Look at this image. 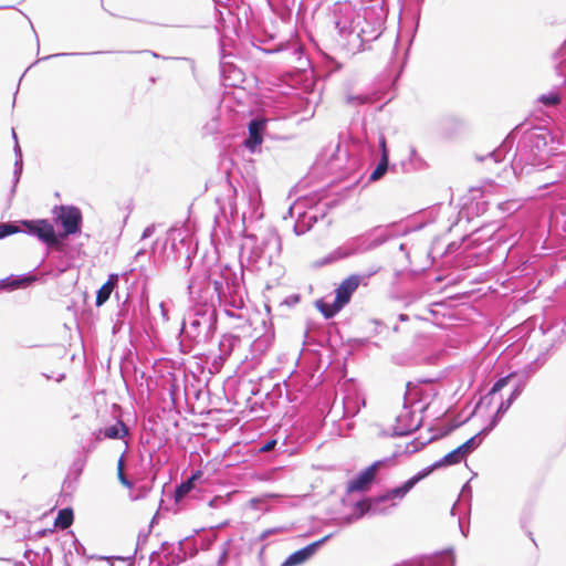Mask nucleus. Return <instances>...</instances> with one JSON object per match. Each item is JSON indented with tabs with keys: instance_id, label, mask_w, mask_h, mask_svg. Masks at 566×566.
Returning <instances> with one entry per match:
<instances>
[{
	"instance_id": "nucleus-21",
	"label": "nucleus",
	"mask_w": 566,
	"mask_h": 566,
	"mask_svg": "<svg viewBox=\"0 0 566 566\" xmlns=\"http://www.w3.org/2000/svg\"><path fill=\"white\" fill-rule=\"evenodd\" d=\"M403 566H455V556L450 548L433 556L423 557L417 563L405 564Z\"/></svg>"
},
{
	"instance_id": "nucleus-50",
	"label": "nucleus",
	"mask_w": 566,
	"mask_h": 566,
	"mask_svg": "<svg viewBox=\"0 0 566 566\" xmlns=\"http://www.w3.org/2000/svg\"><path fill=\"white\" fill-rule=\"evenodd\" d=\"M168 392H169L172 403L176 405L177 399H178V394H179V386H178L176 379H172L169 382Z\"/></svg>"
},
{
	"instance_id": "nucleus-20",
	"label": "nucleus",
	"mask_w": 566,
	"mask_h": 566,
	"mask_svg": "<svg viewBox=\"0 0 566 566\" xmlns=\"http://www.w3.org/2000/svg\"><path fill=\"white\" fill-rule=\"evenodd\" d=\"M465 458H467V454L464 453L462 448L459 446L455 449H453L452 451H450L449 453H447L446 455H443L441 459H439L438 461L433 462L432 464L423 468L422 470L424 471V473L428 476L434 470H438L440 468H448V467H451V465L459 464Z\"/></svg>"
},
{
	"instance_id": "nucleus-55",
	"label": "nucleus",
	"mask_w": 566,
	"mask_h": 566,
	"mask_svg": "<svg viewBox=\"0 0 566 566\" xmlns=\"http://www.w3.org/2000/svg\"><path fill=\"white\" fill-rule=\"evenodd\" d=\"M117 478L120 484L127 489H132L134 486V482L132 479H129L125 473L124 470H117Z\"/></svg>"
},
{
	"instance_id": "nucleus-54",
	"label": "nucleus",
	"mask_w": 566,
	"mask_h": 566,
	"mask_svg": "<svg viewBox=\"0 0 566 566\" xmlns=\"http://www.w3.org/2000/svg\"><path fill=\"white\" fill-rule=\"evenodd\" d=\"M117 478L120 484L127 489H132L134 486V482L132 479H129L125 473L124 470H117Z\"/></svg>"
},
{
	"instance_id": "nucleus-31",
	"label": "nucleus",
	"mask_w": 566,
	"mask_h": 566,
	"mask_svg": "<svg viewBox=\"0 0 566 566\" xmlns=\"http://www.w3.org/2000/svg\"><path fill=\"white\" fill-rule=\"evenodd\" d=\"M86 462H87V459L85 458V455H82L77 452L75 459L73 460V462L69 469V474L63 482L64 488L65 486L70 488L71 483H70L69 479L71 475L74 476L75 481L81 476V474L83 473L84 468L86 465Z\"/></svg>"
},
{
	"instance_id": "nucleus-45",
	"label": "nucleus",
	"mask_w": 566,
	"mask_h": 566,
	"mask_svg": "<svg viewBox=\"0 0 566 566\" xmlns=\"http://www.w3.org/2000/svg\"><path fill=\"white\" fill-rule=\"evenodd\" d=\"M226 179H227L229 206H230L231 211H233L235 208L234 199L237 197V188L231 182L229 174H227Z\"/></svg>"
},
{
	"instance_id": "nucleus-49",
	"label": "nucleus",
	"mask_w": 566,
	"mask_h": 566,
	"mask_svg": "<svg viewBox=\"0 0 566 566\" xmlns=\"http://www.w3.org/2000/svg\"><path fill=\"white\" fill-rule=\"evenodd\" d=\"M218 128H219V120H218V118L213 117L210 122H208L202 127V132H203V135H212L218 132Z\"/></svg>"
},
{
	"instance_id": "nucleus-46",
	"label": "nucleus",
	"mask_w": 566,
	"mask_h": 566,
	"mask_svg": "<svg viewBox=\"0 0 566 566\" xmlns=\"http://www.w3.org/2000/svg\"><path fill=\"white\" fill-rule=\"evenodd\" d=\"M67 537L71 542V545L74 547L77 555L86 556L85 546L77 539L73 532H69Z\"/></svg>"
},
{
	"instance_id": "nucleus-8",
	"label": "nucleus",
	"mask_w": 566,
	"mask_h": 566,
	"mask_svg": "<svg viewBox=\"0 0 566 566\" xmlns=\"http://www.w3.org/2000/svg\"><path fill=\"white\" fill-rule=\"evenodd\" d=\"M467 239V237H463L461 241H452L443 250L440 240H434L428 255L431 258L432 263H436L437 258H439L442 265H458L459 261L457 259L467 253L468 245H464Z\"/></svg>"
},
{
	"instance_id": "nucleus-6",
	"label": "nucleus",
	"mask_w": 566,
	"mask_h": 566,
	"mask_svg": "<svg viewBox=\"0 0 566 566\" xmlns=\"http://www.w3.org/2000/svg\"><path fill=\"white\" fill-rule=\"evenodd\" d=\"M52 212L54 214V223L61 227V231H57V240L61 245H63L70 237L81 234L83 214L78 207L73 205L55 206Z\"/></svg>"
},
{
	"instance_id": "nucleus-13",
	"label": "nucleus",
	"mask_w": 566,
	"mask_h": 566,
	"mask_svg": "<svg viewBox=\"0 0 566 566\" xmlns=\"http://www.w3.org/2000/svg\"><path fill=\"white\" fill-rule=\"evenodd\" d=\"M471 500H472V488L470 485V481H468L461 489L458 500L453 504L451 509V514L459 516V528L461 533L467 536L469 531L468 527L464 526V517L467 513L471 511Z\"/></svg>"
},
{
	"instance_id": "nucleus-30",
	"label": "nucleus",
	"mask_w": 566,
	"mask_h": 566,
	"mask_svg": "<svg viewBox=\"0 0 566 566\" xmlns=\"http://www.w3.org/2000/svg\"><path fill=\"white\" fill-rule=\"evenodd\" d=\"M13 151H14L15 159H14V165H13V181H12V187L10 190L11 195H13L15 192L17 186L20 181V178H21L22 171H23V157H22V150H21L19 143L14 144Z\"/></svg>"
},
{
	"instance_id": "nucleus-17",
	"label": "nucleus",
	"mask_w": 566,
	"mask_h": 566,
	"mask_svg": "<svg viewBox=\"0 0 566 566\" xmlns=\"http://www.w3.org/2000/svg\"><path fill=\"white\" fill-rule=\"evenodd\" d=\"M415 413L413 411L407 410L396 418V424L392 427L391 437H407L417 431L421 426V420L417 424H413Z\"/></svg>"
},
{
	"instance_id": "nucleus-59",
	"label": "nucleus",
	"mask_w": 566,
	"mask_h": 566,
	"mask_svg": "<svg viewBox=\"0 0 566 566\" xmlns=\"http://www.w3.org/2000/svg\"><path fill=\"white\" fill-rule=\"evenodd\" d=\"M371 324L375 325V334H381L386 325L379 319H371Z\"/></svg>"
},
{
	"instance_id": "nucleus-29",
	"label": "nucleus",
	"mask_w": 566,
	"mask_h": 566,
	"mask_svg": "<svg viewBox=\"0 0 566 566\" xmlns=\"http://www.w3.org/2000/svg\"><path fill=\"white\" fill-rule=\"evenodd\" d=\"M103 434L111 440H124L129 434V428L118 418L114 424L103 428Z\"/></svg>"
},
{
	"instance_id": "nucleus-4",
	"label": "nucleus",
	"mask_w": 566,
	"mask_h": 566,
	"mask_svg": "<svg viewBox=\"0 0 566 566\" xmlns=\"http://www.w3.org/2000/svg\"><path fill=\"white\" fill-rule=\"evenodd\" d=\"M426 478L427 474L424 471L420 470L400 485H397L378 496H370L356 502L355 507L358 513L357 517H361L365 514L384 513L385 510L380 507L382 503L395 499H403L420 481Z\"/></svg>"
},
{
	"instance_id": "nucleus-63",
	"label": "nucleus",
	"mask_w": 566,
	"mask_h": 566,
	"mask_svg": "<svg viewBox=\"0 0 566 566\" xmlns=\"http://www.w3.org/2000/svg\"><path fill=\"white\" fill-rule=\"evenodd\" d=\"M159 551H153L149 555V562L150 563H157L158 565H163V563L159 560Z\"/></svg>"
},
{
	"instance_id": "nucleus-44",
	"label": "nucleus",
	"mask_w": 566,
	"mask_h": 566,
	"mask_svg": "<svg viewBox=\"0 0 566 566\" xmlns=\"http://www.w3.org/2000/svg\"><path fill=\"white\" fill-rule=\"evenodd\" d=\"M15 289H18L15 275H9L0 280L1 292H11L14 291Z\"/></svg>"
},
{
	"instance_id": "nucleus-33",
	"label": "nucleus",
	"mask_w": 566,
	"mask_h": 566,
	"mask_svg": "<svg viewBox=\"0 0 566 566\" xmlns=\"http://www.w3.org/2000/svg\"><path fill=\"white\" fill-rule=\"evenodd\" d=\"M74 521V512L72 507H64L57 512L54 525L59 528H67Z\"/></svg>"
},
{
	"instance_id": "nucleus-22",
	"label": "nucleus",
	"mask_w": 566,
	"mask_h": 566,
	"mask_svg": "<svg viewBox=\"0 0 566 566\" xmlns=\"http://www.w3.org/2000/svg\"><path fill=\"white\" fill-rule=\"evenodd\" d=\"M264 332L259 335L251 344V352L254 355H263L273 344L274 342V327L272 322L270 321L269 326H266V322L262 321Z\"/></svg>"
},
{
	"instance_id": "nucleus-39",
	"label": "nucleus",
	"mask_w": 566,
	"mask_h": 566,
	"mask_svg": "<svg viewBox=\"0 0 566 566\" xmlns=\"http://www.w3.org/2000/svg\"><path fill=\"white\" fill-rule=\"evenodd\" d=\"M369 344H371V342L367 337H365V338H349L346 342V345L349 347V354H353L354 352L359 350V349L366 347Z\"/></svg>"
},
{
	"instance_id": "nucleus-14",
	"label": "nucleus",
	"mask_w": 566,
	"mask_h": 566,
	"mask_svg": "<svg viewBox=\"0 0 566 566\" xmlns=\"http://www.w3.org/2000/svg\"><path fill=\"white\" fill-rule=\"evenodd\" d=\"M265 127L266 119L254 117L249 122L248 136L242 144L251 154H255L260 150Z\"/></svg>"
},
{
	"instance_id": "nucleus-64",
	"label": "nucleus",
	"mask_w": 566,
	"mask_h": 566,
	"mask_svg": "<svg viewBox=\"0 0 566 566\" xmlns=\"http://www.w3.org/2000/svg\"><path fill=\"white\" fill-rule=\"evenodd\" d=\"M159 307H160V313H161V316L164 318V321H169V314H168V308L166 307V304L164 302H161L159 304Z\"/></svg>"
},
{
	"instance_id": "nucleus-23",
	"label": "nucleus",
	"mask_w": 566,
	"mask_h": 566,
	"mask_svg": "<svg viewBox=\"0 0 566 566\" xmlns=\"http://www.w3.org/2000/svg\"><path fill=\"white\" fill-rule=\"evenodd\" d=\"M149 535H150V530L140 531L138 533V536H137L136 547H135L134 554L132 556L126 557V558L118 556V557H116V559L128 560V562H132L134 558L143 559L144 555H139L138 556V552L143 551V548L145 547V545L148 542ZM86 557H87V559L107 560L109 566H114L113 560L115 559V557H113V556L90 555V556H86Z\"/></svg>"
},
{
	"instance_id": "nucleus-3",
	"label": "nucleus",
	"mask_w": 566,
	"mask_h": 566,
	"mask_svg": "<svg viewBox=\"0 0 566 566\" xmlns=\"http://www.w3.org/2000/svg\"><path fill=\"white\" fill-rule=\"evenodd\" d=\"M423 216H429L430 220L421 221L415 224H402V222H390L384 226H376L364 233L346 240L323 259L316 261L317 266H324L339 260H344L357 254H364L378 249L386 242L409 234L410 232L421 230L427 223L434 220L433 211H423Z\"/></svg>"
},
{
	"instance_id": "nucleus-28",
	"label": "nucleus",
	"mask_w": 566,
	"mask_h": 566,
	"mask_svg": "<svg viewBox=\"0 0 566 566\" xmlns=\"http://www.w3.org/2000/svg\"><path fill=\"white\" fill-rule=\"evenodd\" d=\"M551 136L548 132L536 128L527 133L526 140L532 149L541 150L548 144Z\"/></svg>"
},
{
	"instance_id": "nucleus-60",
	"label": "nucleus",
	"mask_w": 566,
	"mask_h": 566,
	"mask_svg": "<svg viewBox=\"0 0 566 566\" xmlns=\"http://www.w3.org/2000/svg\"><path fill=\"white\" fill-rule=\"evenodd\" d=\"M264 504V501L260 497H253L250 500L251 507L255 510H262V505Z\"/></svg>"
},
{
	"instance_id": "nucleus-34",
	"label": "nucleus",
	"mask_w": 566,
	"mask_h": 566,
	"mask_svg": "<svg viewBox=\"0 0 566 566\" xmlns=\"http://www.w3.org/2000/svg\"><path fill=\"white\" fill-rule=\"evenodd\" d=\"M329 331H314V328L307 327L305 332V337H307L310 342L323 347L329 342Z\"/></svg>"
},
{
	"instance_id": "nucleus-38",
	"label": "nucleus",
	"mask_w": 566,
	"mask_h": 566,
	"mask_svg": "<svg viewBox=\"0 0 566 566\" xmlns=\"http://www.w3.org/2000/svg\"><path fill=\"white\" fill-rule=\"evenodd\" d=\"M15 281H17L18 289L27 287V286L31 285L32 283H34L35 281H38V274L30 271L24 274L15 275Z\"/></svg>"
},
{
	"instance_id": "nucleus-47",
	"label": "nucleus",
	"mask_w": 566,
	"mask_h": 566,
	"mask_svg": "<svg viewBox=\"0 0 566 566\" xmlns=\"http://www.w3.org/2000/svg\"><path fill=\"white\" fill-rule=\"evenodd\" d=\"M97 443L94 442L92 439H87L85 442L82 443L81 446V450H78L77 452L82 455H85L86 459H88V455L95 451V449L97 448Z\"/></svg>"
},
{
	"instance_id": "nucleus-12",
	"label": "nucleus",
	"mask_w": 566,
	"mask_h": 566,
	"mask_svg": "<svg viewBox=\"0 0 566 566\" xmlns=\"http://www.w3.org/2000/svg\"><path fill=\"white\" fill-rule=\"evenodd\" d=\"M333 534H327L318 541L312 542L308 545L302 547L290 554L285 560L281 564V566H298L311 559L317 551L331 538Z\"/></svg>"
},
{
	"instance_id": "nucleus-26",
	"label": "nucleus",
	"mask_w": 566,
	"mask_h": 566,
	"mask_svg": "<svg viewBox=\"0 0 566 566\" xmlns=\"http://www.w3.org/2000/svg\"><path fill=\"white\" fill-rule=\"evenodd\" d=\"M239 342V336H235L233 334H223L218 343L219 354L217 356V359H219L222 363L227 360Z\"/></svg>"
},
{
	"instance_id": "nucleus-53",
	"label": "nucleus",
	"mask_w": 566,
	"mask_h": 566,
	"mask_svg": "<svg viewBox=\"0 0 566 566\" xmlns=\"http://www.w3.org/2000/svg\"><path fill=\"white\" fill-rule=\"evenodd\" d=\"M117 478L120 484L127 489H132L134 486V482L132 479H129L125 473L124 470H117Z\"/></svg>"
},
{
	"instance_id": "nucleus-40",
	"label": "nucleus",
	"mask_w": 566,
	"mask_h": 566,
	"mask_svg": "<svg viewBox=\"0 0 566 566\" xmlns=\"http://www.w3.org/2000/svg\"><path fill=\"white\" fill-rule=\"evenodd\" d=\"M18 232H20V229L15 226L14 222H0V240Z\"/></svg>"
},
{
	"instance_id": "nucleus-57",
	"label": "nucleus",
	"mask_w": 566,
	"mask_h": 566,
	"mask_svg": "<svg viewBox=\"0 0 566 566\" xmlns=\"http://www.w3.org/2000/svg\"><path fill=\"white\" fill-rule=\"evenodd\" d=\"M229 555L230 553H228V551L226 548H222L221 552H220V556L217 560V565L218 566H226L229 562Z\"/></svg>"
},
{
	"instance_id": "nucleus-10",
	"label": "nucleus",
	"mask_w": 566,
	"mask_h": 566,
	"mask_svg": "<svg viewBox=\"0 0 566 566\" xmlns=\"http://www.w3.org/2000/svg\"><path fill=\"white\" fill-rule=\"evenodd\" d=\"M336 206H337V200L333 199V200L323 202V209L319 212H318L319 207H317V209H316L317 212H315V213L304 212V213L300 214L294 223V227H293L294 233L296 235H302V234L306 233L314 227L315 223H317L319 220L325 218L328 210H331L332 208H334Z\"/></svg>"
},
{
	"instance_id": "nucleus-37",
	"label": "nucleus",
	"mask_w": 566,
	"mask_h": 566,
	"mask_svg": "<svg viewBox=\"0 0 566 566\" xmlns=\"http://www.w3.org/2000/svg\"><path fill=\"white\" fill-rule=\"evenodd\" d=\"M472 200H475L476 213H483L488 210L489 201L486 198V190L471 189Z\"/></svg>"
},
{
	"instance_id": "nucleus-5",
	"label": "nucleus",
	"mask_w": 566,
	"mask_h": 566,
	"mask_svg": "<svg viewBox=\"0 0 566 566\" xmlns=\"http://www.w3.org/2000/svg\"><path fill=\"white\" fill-rule=\"evenodd\" d=\"M219 15L217 19L216 30L219 33V51H220V73L224 86L237 87L244 80L243 72L232 62L227 59L231 56L227 52V45L232 40L228 35V25L223 19L222 12L216 9Z\"/></svg>"
},
{
	"instance_id": "nucleus-25",
	"label": "nucleus",
	"mask_w": 566,
	"mask_h": 566,
	"mask_svg": "<svg viewBox=\"0 0 566 566\" xmlns=\"http://www.w3.org/2000/svg\"><path fill=\"white\" fill-rule=\"evenodd\" d=\"M119 275L111 273L107 281L96 291L95 305L97 307L104 305L111 297L114 290L117 287Z\"/></svg>"
},
{
	"instance_id": "nucleus-58",
	"label": "nucleus",
	"mask_w": 566,
	"mask_h": 566,
	"mask_svg": "<svg viewBox=\"0 0 566 566\" xmlns=\"http://www.w3.org/2000/svg\"><path fill=\"white\" fill-rule=\"evenodd\" d=\"M90 439H92L94 442L99 444V442H102L104 439H107V438L104 437V434H103V428H99L92 432V434L90 436Z\"/></svg>"
},
{
	"instance_id": "nucleus-32",
	"label": "nucleus",
	"mask_w": 566,
	"mask_h": 566,
	"mask_svg": "<svg viewBox=\"0 0 566 566\" xmlns=\"http://www.w3.org/2000/svg\"><path fill=\"white\" fill-rule=\"evenodd\" d=\"M344 405V415L346 417L356 416L360 408L365 406V399L356 396L355 398L350 396H346L343 400Z\"/></svg>"
},
{
	"instance_id": "nucleus-7",
	"label": "nucleus",
	"mask_w": 566,
	"mask_h": 566,
	"mask_svg": "<svg viewBox=\"0 0 566 566\" xmlns=\"http://www.w3.org/2000/svg\"><path fill=\"white\" fill-rule=\"evenodd\" d=\"M21 232L36 238L46 248H60L57 231L49 219H24L20 221Z\"/></svg>"
},
{
	"instance_id": "nucleus-16",
	"label": "nucleus",
	"mask_w": 566,
	"mask_h": 566,
	"mask_svg": "<svg viewBox=\"0 0 566 566\" xmlns=\"http://www.w3.org/2000/svg\"><path fill=\"white\" fill-rule=\"evenodd\" d=\"M450 430L451 429H446V430L441 431L439 434H433L429 439H427L424 442H421L420 446H416L415 448H411V446H413L416 442H418V439H413L412 441L408 442L403 448L401 446H396V450L394 451V453L390 457L385 458V459H389L387 467L394 465L395 460L403 454L410 455V454L421 451L429 443L449 434Z\"/></svg>"
},
{
	"instance_id": "nucleus-42",
	"label": "nucleus",
	"mask_w": 566,
	"mask_h": 566,
	"mask_svg": "<svg viewBox=\"0 0 566 566\" xmlns=\"http://www.w3.org/2000/svg\"><path fill=\"white\" fill-rule=\"evenodd\" d=\"M538 101L545 106H555L560 103V96L558 93L551 92L539 96Z\"/></svg>"
},
{
	"instance_id": "nucleus-62",
	"label": "nucleus",
	"mask_w": 566,
	"mask_h": 566,
	"mask_svg": "<svg viewBox=\"0 0 566 566\" xmlns=\"http://www.w3.org/2000/svg\"><path fill=\"white\" fill-rule=\"evenodd\" d=\"M155 224H150L148 227H146L143 231V234H142V239H147L149 237H151L155 232Z\"/></svg>"
},
{
	"instance_id": "nucleus-61",
	"label": "nucleus",
	"mask_w": 566,
	"mask_h": 566,
	"mask_svg": "<svg viewBox=\"0 0 566 566\" xmlns=\"http://www.w3.org/2000/svg\"><path fill=\"white\" fill-rule=\"evenodd\" d=\"M275 395L277 397H281L282 395V388L280 385H275L273 388V391L271 394H266V398L270 399V403H273L272 396Z\"/></svg>"
},
{
	"instance_id": "nucleus-18",
	"label": "nucleus",
	"mask_w": 566,
	"mask_h": 566,
	"mask_svg": "<svg viewBox=\"0 0 566 566\" xmlns=\"http://www.w3.org/2000/svg\"><path fill=\"white\" fill-rule=\"evenodd\" d=\"M363 276L359 274H352L346 277L335 290V297L338 303H343L345 306L350 302L353 294L358 289Z\"/></svg>"
},
{
	"instance_id": "nucleus-51",
	"label": "nucleus",
	"mask_w": 566,
	"mask_h": 566,
	"mask_svg": "<svg viewBox=\"0 0 566 566\" xmlns=\"http://www.w3.org/2000/svg\"><path fill=\"white\" fill-rule=\"evenodd\" d=\"M174 553V544L169 542H163L159 548V554H163L165 558H170Z\"/></svg>"
},
{
	"instance_id": "nucleus-52",
	"label": "nucleus",
	"mask_w": 566,
	"mask_h": 566,
	"mask_svg": "<svg viewBox=\"0 0 566 566\" xmlns=\"http://www.w3.org/2000/svg\"><path fill=\"white\" fill-rule=\"evenodd\" d=\"M301 301V295L300 294H291L289 296H286L281 303L280 305H286L289 307H292V306H295L296 304H298Z\"/></svg>"
},
{
	"instance_id": "nucleus-48",
	"label": "nucleus",
	"mask_w": 566,
	"mask_h": 566,
	"mask_svg": "<svg viewBox=\"0 0 566 566\" xmlns=\"http://www.w3.org/2000/svg\"><path fill=\"white\" fill-rule=\"evenodd\" d=\"M105 53H111V51H97V52H92L91 54H105ZM87 54L88 53H81V52L56 53V54L46 55V56L40 59L39 61H46V60H50V59H53V57H59V56L87 55Z\"/></svg>"
},
{
	"instance_id": "nucleus-43",
	"label": "nucleus",
	"mask_w": 566,
	"mask_h": 566,
	"mask_svg": "<svg viewBox=\"0 0 566 566\" xmlns=\"http://www.w3.org/2000/svg\"><path fill=\"white\" fill-rule=\"evenodd\" d=\"M371 99L365 94H357V95L348 94L346 96V104L352 105V106L364 105V104L369 103Z\"/></svg>"
},
{
	"instance_id": "nucleus-11",
	"label": "nucleus",
	"mask_w": 566,
	"mask_h": 566,
	"mask_svg": "<svg viewBox=\"0 0 566 566\" xmlns=\"http://www.w3.org/2000/svg\"><path fill=\"white\" fill-rule=\"evenodd\" d=\"M136 310L132 306L129 294L126 295L125 300L119 303L118 311L115 314L112 332L114 335L120 333L125 326H128L129 332L136 326Z\"/></svg>"
},
{
	"instance_id": "nucleus-36",
	"label": "nucleus",
	"mask_w": 566,
	"mask_h": 566,
	"mask_svg": "<svg viewBox=\"0 0 566 566\" xmlns=\"http://www.w3.org/2000/svg\"><path fill=\"white\" fill-rule=\"evenodd\" d=\"M285 441H283L279 447V440L276 438H270L266 441L260 443L259 452H276L283 453L286 451Z\"/></svg>"
},
{
	"instance_id": "nucleus-56",
	"label": "nucleus",
	"mask_w": 566,
	"mask_h": 566,
	"mask_svg": "<svg viewBox=\"0 0 566 566\" xmlns=\"http://www.w3.org/2000/svg\"><path fill=\"white\" fill-rule=\"evenodd\" d=\"M326 66L328 67L329 72H337L342 69V63L338 62L333 56H326Z\"/></svg>"
},
{
	"instance_id": "nucleus-24",
	"label": "nucleus",
	"mask_w": 566,
	"mask_h": 566,
	"mask_svg": "<svg viewBox=\"0 0 566 566\" xmlns=\"http://www.w3.org/2000/svg\"><path fill=\"white\" fill-rule=\"evenodd\" d=\"M495 428V413L490 416L489 423L481 429L476 434L468 439L465 442L460 444L464 453L468 455L473 452L482 442L483 438L486 437Z\"/></svg>"
},
{
	"instance_id": "nucleus-35",
	"label": "nucleus",
	"mask_w": 566,
	"mask_h": 566,
	"mask_svg": "<svg viewBox=\"0 0 566 566\" xmlns=\"http://www.w3.org/2000/svg\"><path fill=\"white\" fill-rule=\"evenodd\" d=\"M198 474H200V472L193 473L190 479L176 485L175 499L177 502L182 500L193 489V480Z\"/></svg>"
},
{
	"instance_id": "nucleus-2",
	"label": "nucleus",
	"mask_w": 566,
	"mask_h": 566,
	"mask_svg": "<svg viewBox=\"0 0 566 566\" xmlns=\"http://www.w3.org/2000/svg\"><path fill=\"white\" fill-rule=\"evenodd\" d=\"M387 15V0H370L359 8L350 1L334 2L327 13L332 49L346 56L368 50L382 34Z\"/></svg>"
},
{
	"instance_id": "nucleus-19",
	"label": "nucleus",
	"mask_w": 566,
	"mask_h": 566,
	"mask_svg": "<svg viewBox=\"0 0 566 566\" xmlns=\"http://www.w3.org/2000/svg\"><path fill=\"white\" fill-rule=\"evenodd\" d=\"M378 144L380 148V159L370 172L368 177L369 181H377L381 179L389 169V149L384 134L378 135Z\"/></svg>"
},
{
	"instance_id": "nucleus-27",
	"label": "nucleus",
	"mask_w": 566,
	"mask_h": 566,
	"mask_svg": "<svg viewBox=\"0 0 566 566\" xmlns=\"http://www.w3.org/2000/svg\"><path fill=\"white\" fill-rule=\"evenodd\" d=\"M315 306L325 319L333 318L345 307L343 303H338L336 297H334L333 302H327L324 298H319L315 302Z\"/></svg>"
},
{
	"instance_id": "nucleus-15",
	"label": "nucleus",
	"mask_w": 566,
	"mask_h": 566,
	"mask_svg": "<svg viewBox=\"0 0 566 566\" xmlns=\"http://www.w3.org/2000/svg\"><path fill=\"white\" fill-rule=\"evenodd\" d=\"M345 153L346 156L354 159V164H359L374 155V146L367 137L361 139L352 136Z\"/></svg>"
},
{
	"instance_id": "nucleus-1",
	"label": "nucleus",
	"mask_w": 566,
	"mask_h": 566,
	"mask_svg": "<svg viewBox=\"0 0 566 566\" xmlns=\"http://www.w3.org/2000/svg\"><path fill=\"white\" fill-rule=\"evenodd\" d=\"M182 232L172 230L168 235L176 261L184 260L182 268L189 273L187 294L191 307L178 333L179 350L188 355L212 340L218 328L217 308L238 319V326H243L250 317L243 270L238 273L228 264L212 268L203 260L195 263L197 245Z\"/></svg>"
},
{
	"instance_id": "nucleus-41",
	"label": "nucleus",
	"mask_w": 566,
	"mask_h": 566,
	"mask_svg": "<svg viewBox=\"0 0 566 566\" xmlns=\"http://www.w3.org/2000/svg\"><path fill=\"white\" fill-rule=\"evenodd\" d=\"M290 530H291V527H290V526H276V527H272V528L264 530V531L259 535V541H264V539L269 538V537H270V536H272V535L285 534V533H287Z\"/></svg>"
},
{
	"instance_id": "nucleus-9",
	"label": "nucleus",
	"mask_w": 566,
	"mask_h": 566,
	"mask_svg": "<svg viewBox=\"0 0 566 566\" xmlns=\"http://www.w3.org/2000/svg\"><path fill=\"white\" fill-rule=\"evenodd\" d=\"M389 459L377 460L347 482V493L367 491L376 481V471L379 468L387 467Z\"/></svg>"
}]
</instances>
